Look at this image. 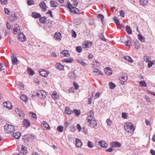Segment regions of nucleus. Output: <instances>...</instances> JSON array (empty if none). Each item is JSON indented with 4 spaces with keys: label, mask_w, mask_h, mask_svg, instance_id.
<instances>
[{
    "label": "nucleus",
    "mask_w": 155,
    "mask_h": 155,
    "mask_svg": "<svg viewBox=\"0 0 155 155\" xmlns=\"http://www.w3.org/2000/svg\"><path fill=\"white\" fill-rule=\"evenodd\" d=\"M124 128L125 130L130 133H133L135 129L133 124L130 122H127L124 125Z\"/></svg>",
    "instance_id": "obj_1"
},
{
    "label": "nucleus",
    "mask_w": 155,
    "mask_h": 155,
    "mask_svg": "<svg viewBox=\"0 0 155 155\" xmlns=\"http://www.w3.org/2000/svg\"><path fill=\"white\" fill-rule=\"evenodd\" d=\"M67 6V7L69 9L70 11L72 13L78 14H79L80 13L79 10L75 7H73L72 5L69 2H68Z\"/></svg>",
    "instance_id": "obj_2"
},
{
    "label": "nucleus",
    "mask_w": 155,
    "mask_h": 155,
    "mask_svg": "<svg viewBox=\"0 0 155 155\" xmlns=\"http://www.w3.org/2000/svg\"><path fill=\"white\" fill-rule=\"evenodd\" d=\"M4 128L5 132L7 133H13L15 131V126L11 125H5Z\"/></svg>",
    "instance_id": "obj_3"
},
{
    "label": "nucleus",
    "mask_w": 155,
    "mask_h": 155,
    "mask_svg": "<svg viewBox=\"0 0 155 155\" xmlns=\"http://www.w3.org/2000/svg\"><path fill=\"white\" fill-rule=\"evenodd\" d=\"M18 150L19 153L23 154H25L27 153V147L22 145L18 146Z\"/></svg>",
    "instance_id": "obj_4"
},
{
    "label": "nucleus",
    "mask_w": 155,
    "mask_h": 155,
    "mask_svg": "<svg viewBox=\"0 0 155 155\" xmlns=\"http://www.w3.org/2000/svg\"><path fill=\"white\" fill-rule=\"evenodd\" d=\"M47 94L45 92L42 91H40L37 92L36 96L38 98L41 99H44L46 96Z\"/></svg>",
    "instance_id": "obj_5"
},
{
    "label": "nucleus",
    "mask_w": 155,
    "mask_h": 155,
    "mask_svg": "<svg viewBox=\"0 0 155 155\" xmlns=\"http://www.w3.org/2000/svg\"><path fill=\"white\" fill-rule=\"evenodd\" d=\"M12 28L13 31V33L14 34H16L20 31V27L17 24L12 25Z\"/></svg>",
    "instance_id": "obj_6"
},
{
    "label": "nucleus",
    "mask_w": 155,
    "mask_h": 155,
    "mask_svg": "<svg viewBox=\"0 0 155 155\" xmlns=\"http://www.w3.org/2000/svg\"><path fill=\"white\" fill-rule=\"evenodd\" d=\"M94 112L92 111H91L88 114V117L87 118V122L91 121V120L95 119L93 117Z\"/></svg>",
    "instance_id": "obj_7"
},
{
    "label": "nucleus",
    "mask_w": 155,
    "mask_h": 155,
    "mask_svg": "<svg viewBox=\"0 0 155 155\" xmlns=\"http://www.w3.org/2000/svg\"><path fill=\"white\" fill-rule=\"evenodd\" d=\"M74 143L76 147L78 148L80 147L83 145V143L81 140L78 138L76 139L75 141L74 142Z\"/></svg>",
    "instance_id": "obj_8"
},
{
    "label": "nucleus",
    "mask_w": 155,
    "mask_h": 155,
    "mask_svg": "<svg viewBox=\"0 0 155 155\" xmlns=\"http://www.w3.org/2000/svg\"><path fill=\"white\" fill-rule=\"evenodd\" d=\"M18 38L19 40L22 42L26 40L25 36L21 32L18 34Z\"/></svg>",
    "instance_id": "obj_9"
},
{
    "label": "nucleus",
    "mask_w": 155,
    "mask_h": 155,
    "mask_svg": "<svg viewBox=\"0 0 155 155\" xmlns=\"http://www.w3.org/2000/svg\"><path fill=\"white\" fill-rule=\"evenodd\" d=\"M92 45L91 43L88 41H85L83 43L82 47L84 48H89Z\"/></svg>",
    "instance_id": "obj_10"
},
{
    "label": "nucleus",
    "mask_w": 155,
    "mask_h": 155,
    "mask_svg": "<svg viewBox=\"0 0 155 155\" xmlns=\"http://www.w3.org/2000/svg\"><path fill=\"white\" fill-rule=\"evenodd\" d=\"M39 74L41 76L47 77L49 74V72L46 71L45 69H43L40 71Z\"/></svg>",
    "instance_id": "obj_11"
},
{
    "label": "nucleus",
    "mask_w": 155,
    "mask_h": 155,
    "mask_svg": "<svg viewBox=\"0 0 155 155\" xmlns=\"http://www.w3.org/2000/svg\"><path fill=\"white\" fill-rule=\"evenodd\" d=\"M3 105L4 107L9 109H12V106L11 103L9 101L5 102L3 103Z\"/></svg>",
    "instance_id": "obj_12"
},
{
    "label": "nucleus",
    "mask_w": 155,
    "mask_h": 155,
    "mask_svg": "<svg viewBox=\"0 0 155 155\" xmlns=\"http://www.w3.org/2000/svg\"><path fill=\"white\" fill-rule=\"evenodd\" d=\"M87 123H88V124L91 127H95L96 126L97 123L96 121L95 120V119Z\"/></svg>",
    "instance_id": "obj_13"
},
{
    "label": "nucleus",
    "mask_w": 155,
    "mask_h": 155,
    "mask_svg": "<svg viewBox=\"0 0 155 155\" xmlns=\"http://www.w3.org/2000/svg\"><path fill=\"white\" fill-rule=\"evenodd\" d=\"M61 57H68L69 56V52L68 50H64L60 54Z\"/></svg>",
    "instance_id": "obj_14"
},
{
    "label": "nucleus",
    "mask_w": 155,
    "mask_h": 155,
    "mask_svg": "<svg viewBox=\"0 0 155 155\" xmlns=\"http://www.w3.org/2000/svg\"><path fill=\"white\" fill-rule=\"evenodd\" d=\"M110 145L114 147H120L121 144L119 142L117 141L113 142L111 143Z\"/></svg>",
    "instance_id": "obj_15"
},
{
    "label": "nucleus",
    "mask_w": 155,
    "mask_h": 155,
    "mask_svg": "<svg viewBox=\"0 0 155 155\" xmlns=\"http://www.w3.org/2000/svg\"><path fill=\"white\" fill-rule=\"evenodd\" d=\"M23 125L26 128L30 126V123L29 120L27 119H24L23 121Z\"/></svg>",
    "instance_id": "obj_16"
},
{
    "label": "nucleus",
    "mask_w": 155,
    "mask_h": 155,
    "mask_svg": "<svg viewBox=\"0 0 155 155\" xmlns=\"http://www.w3.org/2000/svg\"><path fill=\"white\" fill-rule=\"evenodd\" d=\"M39 6L41 9H42L44 11H46L47 10L46 5L44 2H42L39 4Z\"/></svg>",
    "instance_id": "obj_17"
},
{
    "label": "nucleus",
    "mask_w": 155,
    "mask_h": 155,
    "mask_svg": "<svg viewBox=\"0 0 155 155\" xmlns=\"http://www.w3.org/2000/svg\"><path fill=\"white\" fill-rule=\"evenodd\" d=\"M15 111L21 117H23L24 114L22 111L21 110L18 108H16L15 109Z\"/></svg>",
    "instance_id": "obj_18"
},
{
    "label": "nucleus",
    "mask_w": 155,
    "mask_h": 155,
    "mask_svg": "<svg viewBox=\"0 0 155 155\" xmlns=\"http://www.w3.org/2000/svg\"><path fill=\"white\" fill-rule=\"evenodd\" d=\"M17 18L16 14L14 13L12 15L10 16L9 17V20L12 22H15L17 20Z\"/></svg>",
    "instance_id": "obj_19"
},
{
    "label": "nucleus",
    "mask_w": 155,
    "mask_h": 155,
    "mask_svg": "<svg viewBox=\"0 0 155 155\" xmlns=\"http://www.w3.org/2000/svg\"><path fill=\"white\" fill-rule=\"evenodd\" d=\"M61 34L59 32L55 33L54 35V38L57 40L59 41L61 39Z\"/></svg>",
    "instance_id": "obj_20"
},
{
    "label": "nucleus",
    "mask_w": 155,
    "mask_h": 155,
    "mask_svg": "<svg viewBox=\"0 0 155 155\" xmlns=\"http://www.w3.org/2000/svg\"><path fill=\"white\" fill-rule=\"evenodd\" d=\"M105 74L107 75H110L112 74V71L111 69L109 67L106 68L104 70Z\"/></svg>",
    "instance_id": "obj_21"
},
{
    "label": "nucleus",
    "mask_w": 155,
    "mask_h": 155,
    "mask_svg": "<svg viewBox=\"0 0 155 155\" xmlns=\"http://www.w3.org/2000/svg\"><path fill=\"white\" fill-rule=\"evenodd\" d=\"M42 126L44 127V128H45L46 129H50V127L48 124L45 121H43L42 122Z\"/></svg>",
    "instance_id": "obj_22"
},
{
    "label": "nucleus",
    "mask_w": 155,
    "mask_h": 155,
    "mask_svg": "<svg viewBox=\"0 0 155 155\" xmlns=\"http://www.w3.org/2000/svg\"><path fill=\"white\" fill-rule=\"evenodd\" d=\"M121 80L123 81H127L128 79L127 76L125 74H123L121 76Z\"/></svg>",
    "instance_id": "obj_23"
},
{
    "label": "nucleus",
    "mask_w": 155,
    "mask_h": 155,
    "mask_svg": "<svg viewBox=\"0 0 155 155\" xmlns=\"http://www.w3.org/2000/svg\"><path fill=\"white\" fill-rule=\"evenodd\" d=\"M55 66L57 68L60 70H63L64 68V66L59 63H57Z\"/></svg>",
    "instance_id": "obj_24"
},
{
    "label": "nucleus",
    "mask_w": 155,
    "mask_h": 155,
    "mask_svg": "<svg viewBox=\"0 0 155 155\" xmlns=\"http://www.w3.org/2000/svg\"><path fill=\"white\" fill-rule=\"evenodd\" d=\"M94 73L96 75L102 74V72L97 68H94Z\"/></svg>",
    "instance_id": "obj_25"
},
{
    "label": "nucleus",
    "mask_w": 155,
    "mask_h": 155,
    "mask_svg": "<svg viewBox=\"0 0 155 155\" xmlns=\"http://www.w3.org/2000/svg\"><path fill=\"white\" fill-rule=\"evenodd\" d=\"M68 76L71 79H75L76 76L73 72H70L68 73Z\"/></svg>",
    "instance_id": "obj_26"
},
{
    "label": "nucleus",
    "mask_w": 155,
    "mask_h": 155,
    "mask_svg": "<svg viewBox=\"0 0 155 155\" xmlns=\"http://www.w3.org/2000/svg\"><path fill=\"white\" fill-rule=\"evenodd\" d=\"M12 63L14 65L17 64L18 63V60L16 57L13 56L12 57Z\"/></svg>",
    "instance_id": "obj_27"
},
{
    "label": "nucleus",
    "mask_w": 155,
    "mask_h": 155,
    "mask_svg": "<svg viewBox=\"0 0 155 155\" xmlns=\"http://www.w3.org/2000/svg\"><path fill=\"white\" fill-rule=\"evenodd\" d=\"M20 98L21 100L25 102H27L28 99V97L24 94L21 95Z\"/></svg>",
    "instance_id": "obj_28"
},
{
    "label": "nucleus",
    "mask_w": 155,
    "mask_h": 155,
    "mask_svg": "<svg viewBox=\"0 0 155 155\" xmlns=\"http://www.w3.org/2000/svg\"><path fill=\"white\" fill-rule=\"evenodd\" d=\"M98 143L102 147H106L108 146L107 143L104 141H99Z\"/></svg>",
    "instance_id": "obj_29"
},
{
    "label": "nucleus",
    "mask_w": 155,
    "mask_h": 155,
    "mask_svg": "<svg viewBox=\"0 0 155 155\" xmlns=\"http://www.w3.org/2000/svg\"><path fill=\"white\" fill-rule=\"evenodd\" d=\"M65 113L66 114H71L73 113V112L69 108H66Z\"/></svg>",
    "instance_id": "obj_30"
},
{
    "label": "nucleus",
    "mask_w": 155,
    "mask_h": 155,
    "mask_svg": "<svg viewBox=\"0 0 155 155\" xmlns=\"http://www.w3.org/2000/svg\"><path fill=\"white\" fill-rule=\"evenodd\" d=\"M32 16L33 17L37 18H39L41 17L40 14L36 12H33L32 13Z\"/></svg>",
    "instance_id": "obj_31"
},
{
    "label": "nucleus",
    "mask_w": 155,
    "mask_h": 155,
    "mask_svg": "<svg viewBox=\"0 0 155 155\" xmlns=\"http://www.w3.org/2000/svg\"><path fill=\"white\" fill-rule=\"evenodd\" d=\"M140 4L143 6H145L147 5L148 4L147 0H140Z\"/></svg>",
    "instance_id": "obj_32"
},
{
    "label": "nucleus",
    "mask_w": 155,
    "mask_h": 155,
    "mask_svg": "<svg viewBox=\"0 0 155 155\" xmlns=\"http://www.w3.org/2000/svg\"><path fill=\"white\" fill-rule=\"evenodd\" d=\"M21 136V133L16 132L12 134V136L16 139H18Z\"/></svg>",
    "instance_id": "obj_33"
},
{
    "label": "nucleus",
    "mask_w": 155,
    "mask_h": 155,
    "mask_svg": "<svg viewBox=\"0 0 155 155\" xmlns=\"http://www.w3.org/2000/svg\"><path fill=\"white\" fill-rule=\"evenodd\" d=\"M73 61V59L71 58H68L63 60V61L66 63H71Z\"/></svg>",
    "instance_id": "obj_34"
},
{
    "label": "nucleus",
    "mask_w": 155,
    "mask_h": 155,
    "mask_svg": "<svg viewBox=\"0 0 155 155\" xmlns=\"http://www.w3.org/2000/svg\"><path fill=\"white\" fill-rule=\"evenodd\" d=\"M138 37L139 40L141 42H143L145 41V38L141 35L138 34Z\"/></svg>",
    "instance_id": "obj_35"
},
{
    "label": "nucleus",
    "mask_w": 155,
    "mask_h": 155,
    "mask_svg": "<svg viewBox=\"0 0 155 155\" xmlns=\"http://www.w3.org/2000/svg\"><path fill=\"white\" fill-rule=\"evenodd\" d=\"M50 3L51 7H57L58 5V3L54 1H51Z\"/></svg>",
    "instance_id": "obj_36"
},
{
    "label": "nucleus",
    "mask_w": 155,
    "mask_h": 155,
    "mask_svg": "<svg viewBox=\"0 0 155 155\" xmlns=\"http://www.w3.org/2000/svg\"><path fill=\"white\" fill-rule=\"evenodd\" d=\"M87 146L90 148H93L94 147V143L93 142L88 141L87 143Z\"/></svg>",
    "instance_id": "obj_37"
},
{
    "label": "nucleus",
    "mask_w": 155,
    "mask_h": 155,
    "mask_svg": "<svg viewBox=\"0 0 155 155\" xmlns=\"http://www.w3.org/2000/svg\"><path fill=\"white\" fill-rule=\"evenodd\" d=\"M73 111L74 114L77 116H78L81 113L80 111L76 109H74Z\"/></svg>",
    "instance_id": "obj_38"
},
{
    "label": "nucleus",
    "mask_w": 155,
    "mask_h": 155,
    "mask_svg": "<svg viewBox=\"0 0 155 155\" xmlns=\"http://www.w3.org/2000/svg\"><path fill=\"white\" fill-rule=\"evenodd\" d=\"M77 61L78 62L81 64L83 65H86V64L84 62L83 60L81 58H79L77 59Z\"/></svg>",
    "instance_id": "obj_39"
},
{
    "label": "nucleus",
    "mask_w": 155,
    "mask_h": 155,
    "mask_svg": "<svg viewBox=\"0 0 155 155\" xmlns=\"http://www.w3.org/2000/svg\"><path fill=\"white\" fill-rule=\"evenodd\" d=\"M126 31L128 34H131L132 33V31L130 28L128 26H126Z\"/></svg>",
    "instance_id": "obj_40"
},
{
    "label": "nucleus",
    "mask_w": 155,
    "mask_h": 155,
    "mask_svg": "<svg viewBox=\"0 0 155 155\" xmlns=\"http://www.w3.org/2000/svg\"><path fill=\"white\" fill-rule=\"evenodd\" d=\"M51 96L55 100L57 99L59 97V95L54 92H53V93L52 94Z\"/></svg>",
    "instance_id": "obj_41"
},
{
    "label": "nucleus",
    "mask_w": 155,
    "mask_h": 155,
    "mask_svg": "<svg viewBox=\"0 0 155 155\" xmlns=\"http://www.w3.org/2000/svg\"><path fill=\"white\" fill-rule=\"evenodd\" d=\"M17 87L20 89H23L24 88L23 84L20 82H18L17 83Z\"/></svg>",
    "instance_id": "obj_42"
},
{
    "label": "nucleus",
    "mask_w": 155,
    "mask_h": 155,
    "mask_svg": "<svg viewBox=\"0 0 155 155\" xmlns=\"http://www.w3.org/2000/svg\"><path fill=\"white\" fill-rule=\"evenodd\" d=\"M57 130L60 132H62L64 130V127L61 126H59L57 127Z\"/></svg>",
    "instance_id": "obj_43"
},
{
    "label": "nucleus",
    "mask_w": 155,
    "mask_h": 155,
    "mask_svg": "<svg viewBox=\"0 0 155 155\" xmlns=\"http://www.w3.org/2000/svg\"><path fill=\"white\" fill-rule=\"evenodd\" d=\"M140 85L141 87H146L147 86V84L144 81H142L139 82Z\"/></svg>",
    "instance_id": "obj_44"
},
{
    "label": "nucleus",
    "mask_w": 155,
    "mask_h": 155,
    "mask_svg": "<svg viewBox=\"0 0 155 155\" xmlns=\"http://www.w3.org/2000/svg\"><path fill=\"white\" fill-rule=\"evenodd\" d=\"M143 59L145 61L148 62L150 61L151 58L148 56H145L144 57Z\"/></svg>",
    "instance_id": "obj_45"
},
{
    "label": "nucleus",
    "mask_w": 155,
    "mask_h": 155,
    "mask_svg": "<svg viewBox=\"0 0 155 155\" xmlns=\"http://www.w3.org/2000/svg\"><path fill=\"white\" fill-rule=\"evenodd\" d=\"M109 87L111 89H113L115 87V84L112 82H110L109 83Z\"/></svg>",
    "instance_id": "obj_46"
},
{
    "label": "nucleus",
    "mask_w": 155,
    "mask_h": 155,
    "mask_svg": "<svg viewBox=\"0 0 155 155\" xmlns=\"http://www.w3.org/2000/svg\"><path fill=\"white\" fill-rule=\"evenodd\" d=\"M74 22L77 25L80 24L81 22V20L79 18H76L74 20Z\"/></svg>",
    "instance_id": "obj_47"
},
{
    "label": "nucleus",
    "mask_w": 155,
    "mask_h": 155,
    "mask_svg": "<svg viewBox=\"0 0 155 155\" xmlns=\"http://www.w3.org/2000/svg\"><path fill=\"white\" fill-rule=\"evenodd\" d=\"M124 58L125 60H127L129 62H132V58L128 56H125L124 57Z\"/></svg>",
    "instance_id": "obj_48"
},
{
    "label": "nucleus",
    "mask_w": 155,
    "mask_h": 155,
    "mask_svg": "<svg viewBox=\"0 0 155 155\" xmlns=\"http://www.w3.org/2000/svg\"><path fill=\"white\" fill-rule=\"evenodd\" d=\"M76 50L77 52L78 53L81 52L82 51V48L80 46L77 47Z\"/></svg>",
    "instance_id": "obj_49"
},
{
    "label": "nucleus",
    "mask_w": 155,
    "mask_h": 155,
    "mask_svg": "<svg viewBox=\"0 0 155 155\" xmlns=\"http://www.w3.org/2000/svg\"><path fill=\"white\" fill-rule=\"evenodd\" d=\"M27 72L28 73L32 75H34V71L31 70L30 68H28L27 69Z\"/></svg>",
    "instance_id": "obj_50"
},
{
    "label": "nucleus",
    "mask_w": 155,
    "mask_h": 155,
    "mask_svg": "<svg viewBox=\"0 0 155 155\" xmlns=\"http://www.w3.org/2000/svg\"><path fill=\"white\" fill-rule=\"evenodd\" d=\"M134 45L135 48L137 49L139 48L140 47V44L139 42L138 41H137L135 43Z\"/></svg>",
    "instance_id": "obj_51"
},
{
    "label": "nucleus",
    "mask_w": 155,
    "mask_h": 155,
    "mask_svg": "<svg viewBox=\"0 0 155 155\" xmlns=\"http://www.w3.org/2000/svg\"><path fill=\"white\" fill-rule=\"evenodd\" d=\"M99 36L100 38L101 39L102 41H106V39H105L102 33H99Z\"/></svg>",
    "instance_id": "obj_52"
},
{
    "label": "nucleus",
    "mask_w": 155,
    "mask_h": 155,
    "mask_svg": "<svg viewBox=\"0 0 155 155\" xmlns=\"http://www.w3.org/2000/svg\"><path fill=\"white\" fill-rule=\"evenodd\" d=\"M30 114L31 115V117L35 119V120H36L37 116L35 114L32 112H30Z\"/></svg>",
    "instance_id": "obj_53"
},
{
    "label": "nucleus",
    "mask_w": 155,
    "mask_h": 155,
    "mask_svg": "<svg viewBox=\"0 0 155 155\" xmlns=\"http://www.w3.org/2000/svg\"><path fill=\"white\" fill-rule=\"evenodd\" d=\"M114 150V147L111 146V147H110V148L106 150V152H112Z\"/></svg>",
    "instance_id": "obj_54"
},
{
    "label": "nucleus",
    "mask_w": 155,
    "mask_h": 155,
    "mask_svg": "<svg viewBox=\"0 0 155 155\" xmlns=\"http://www.w3.org/2000/svg\"><path fill=\"white\" fill-rule=\"evenodd\" d=\"M114 22L115 23L118 25L119 24V20L116 17H114L113 18Z\"/></svg>",
    "instance_id": "obj_55"
},
{
    "label": "nucleus",
    "mask_w": 155,
    "mask_h": 155,
    "mask_svg": "<svg viewBox=\"0 0 155 155\" xmlns=\"http://www.w3.org/2000/svg\"><path fill=\"white\" fill-rule=\"evenodd\" d=\"M100 65V64L98 61H96L93 64V66L95 67H98Z\"/></svg>",
    "instance_id": "obj_56"
},
{
    "label": "nucleus",
    "mask_w": 155,
    "mask_h": 155,
    "mask_svg": "<svg viewBox=\"0 0 155 155\" xmlns=\"http://www.w3.org/2000/svg\"><path fill=\"white\" fill-rule=\"evenodd\" d=\"M106 121L107 125L109 126H110L111 125L112 123V121L109 118H108L107 119Z\"/></svg>",
    "instance_id": "obj_57"
},
{
    "label": "nucleus",
    "mask_w": 155,
    "mask_h": 155,
    "mask_svg": "<svg viewBox=\"0 0 155 155\" xmlns=\"http://www.w3.org/2000/svg\"><path fill=\"white\" fill-rule=\"evenodd\" d=\"M124 44L127 46H130L131 45V43L130 41L128 40L124 42Z\"/></svg>",
    "instance_id": "obj_58"
},
{
    "label": "nucleus",
    "mask_w": 155,
    "mask_h": 155,
    "mask_svg": "<svg viewBox=\"0 0 155 155\" xmlns=\"http://www.w3.org/2000/svg\"><path fill=\"white\" fill-rule=\"evenodd\" d=\"M0 2L2 5H4L8 3L7 0H0Z\"/></svg>",
    "instance_id": "obj_59"
},
{
    "label": "nucleus",
    "mask_w": 155,
    "mask_h": 155,
    "mask_svg": "<svg viewBox=\"0 0 155 155\" xmlns=\"http://www.w3.org/2000/svg\"><path fill=\"white\" fill-rule=\"evenodd\" d=\"M97 17L98 18H100L102 21H103V20L104 18V16L103 15L101 14H98L97 15Z\"/></svg>",
    "instance_id": "obj_60"
},
{
    "label": "nucleus",
    "mask_w": 155,
    "mask_h": 155,
    "mask_svg": "<svg viewBox=\"0 0 155 155\" xmlns=\"http://www.w3.org/2000/svg\"><path fill=\"white\" fill-rule=\"evenodd\" d=\"M34 2L32 0H28L27 4L29 5H31L33 4Z\"/></svg>",
    "instance_id": "obj_61"
},
{
    "label": "nucleus",
    "mask_w": 155,
    "mask_h": 155,
    "mask_svg": "<svg viewBox=\"0 0 155 155\" xmlns=\"http://www.w3.org/2000/svg\"><path fill=\"white\" fill-rule=\"evenodd\" d=\"M122 117L123 118L127 119L128 117V116L126 113H123L122 114Z\"/></svg>",
    "instance_id": "obj_62"
},
{
    "label": "nucleus",
    "mask_w": 155,
    "mask_h": 155,
    "mask_svg": "<svg viewBox=\"0 0 155 155\" xmlns=\"http://www.w3.org/2000/svg\"><path fill=\"white\" fill-rule=\"evenodd\" d=\"M5 65H3L2 64L0 63V71H2L3 70L5 69Z\"/></svg>",
    "instance_id": "obj_63"
},
{
    "label": "nucleus",
    "mask_w": 155,
    "mask_h": 155,
    "mask_svg": "<svg viewBox=\"0 0 155 155\" xmlns=\"http://www.w3.org/2000/svg\"><path fill=\"white\" fill-rule=\"evenodd\" d=\"M120 14L121 16L124 18L125 16V13L124 11L122 10H120Z\"/></svg>",
    "instance_id": "obj_64"
}]
</instances>
